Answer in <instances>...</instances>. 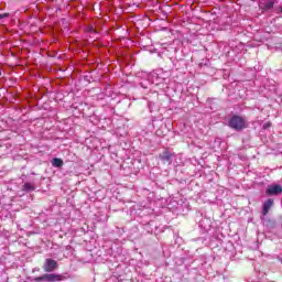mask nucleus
I'll use <instances>...</instances> for the list:
<instances>
[{"mask_svg":"<svg viewBox=\"0 0 282 282\" xmlns=\"http://www.w3.org/2000/svg\"><path fill=\"white\" fill-rule=\"evenodd\" d=\"M229 127L235 131H242V129H246L248 126L246 124V119L243 117L234 115L229 119Z\"/></svg>","mask_w":282,"mask_h":282,"instance_id":"nucleus-1","label":"nucleus"},{"mask_svg":"<svg viewBox=\"0 0 282 282\" xmlns=\"http://www.w3.org/2000/svg\"><path fill=\"white\" fill-rule=\"evenodd\" d=\"M58 268V262L54 259H46L43 265L44 272H54Z\"/></svg>","mask_w":282,"mask_h":282,"instance_id":"nucleus-2","label":"nucleus"},{"mask_svg":"<svg viewBox=\"0 0 282 282\" xmlns=\"http://www.w3.org/2000/svg\"><path fill=\"white\" fill-rule=\"evenodd\" d=\"M265 193H267V195H269V197L282 195V186L279 184L271 185L267 188Z\"/></svg>","mask_w":282,"mask_h":282,"instance_id":"nucleus-3","label":"nucleus"},{"mask_svg":"<svg viewBox=\"0 0 282 282\" xmlns=\"http://www.w3.org/2000/svg\"><path fill=\"white\" fill-rule=\"evenodd\" d=\"M173 158V154L169 152V150L163 151L162 154H160V160L164 162L165 164H171V159Z\"/></svg>","mask_w":282,"mask_h":282,"instance_id":"nucleus-4","label":"nucleus"},{"mask_svg":"<svg viewBox=\"0 0 282 282\" xmlns=\"http://www.w3.org/2000/svg\"><path fill=\"white\" fill-rule=\"evenodd\" d=\"M272 206H274V200L272 198H269L267 202H264L263 204V209H262V214L265 216L270 213V208H272Z\"/></svg>","mask_w":282,"mask_h":282,"instance_id":"nucleus-5","label":"nucleus"},{"mask_svg":"<svg viewBox=\"0 0 282 282\" xmlns=\"http://www.w3.org/2000/svg\"><path fill=\"white\" fill-rule=\"evenodd\" d=\"M45 279L48 282L63 281V275L51 273V274H45Z\"/></svg>","mask_w":282,"mask_h":282,"instance_id":"nucleus-6","label":"nucleus"},{"mask_svg":"<svg viewBox=\"0 0 282 282\" xmlns=\"http://www.w3.org/2000/svg\"><path fill=\"white\" fill-rule=\"evenodd\" d=\"M262 10H272V8H274V1L272 0H265L264 2H262Z\"/></svg>","mask_w":282,"mask_h":282,"instance_id":"nucleus-7","label":"nucleus"},{"mask_svg":"<svg viewBox=\"0 0 282 282\" xmlns=\"http://www.w3.org/2000/svg\"><path fill=\"white\" fill-rule=\"evenodd\" d=\"M52 164L56 169H61V166H63V161H62V159L55 158V159H53Z\"/></svg>","mask_w":282,"mask_h":282,"instance_id":"nucleus-8","label":"nucleus"},{"mask_svg":"<svg viewBox=\"0 0 282 282\" xmlns=\"http://www.w3.org/2000/svg\"><path fill=\"white\" fill-rule=\"evenodd\" d=\"M23 191H34V186L32 185V183H25L23 185Z\"/></svg>","mask_w":282,"mask_h":282,"instance_id":"nucleus-9","label":"nucleus"},{"mask_svg":"<svg viewBox=\"0 0 282 282\" xmlns=\"http://www.w3.org/2000/svg\"><path fill=\"white\" fill-rule=\"evenodd\" d=\"M34 281L36 282L46 281L45 274H43L42 276L34 278Z\"/></svg>","mask_w":282,"mask_h":282,"instance_id":"nucleus-10","label":"nucleus"},{"mask_svg":"<svg viewBox=\"0 0 282 282\" xmlns=\"http://www.w3.org/2000/svg\"><path fill=\"white\" fill-rule=\"evenodd\" d=\"M8 17H10V13H0V20L8 19Z\"/></svg>","mask_w":282,"mask_h":282,"instance_id":"nucleus-11","label":"nucleus"},{"mask_svg":"<svg viewBox=\"0 0 282 282\" xmlns=\"http://www.w3.org/2000/svg\"><path fill=\"white\" fill-rule=\"evenodd\" d=\"M270 127H272V123L267 122V123H264L263 129H270Z\"/></svg>","mask_w":282,"mask_h":282,"instance_id":"nucleus-12","label":"nucleus"}]
</instances>
